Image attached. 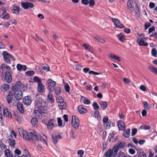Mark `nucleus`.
Listing matches in <instances>:
<instances>
[{"label":"nucleus","instance_id":"f257e3e1","mask_svg":"<svg viewBox=\"0 0 157 157\" xmlns=\"http://www.w3.org/2000/svg\"><path fill=\"white\" fill-rule=\"evenodd\" d=\"M35 102L36 107L39 111L34 109V114L35 116L41 118L42 117L41 113H46L47 111L46 108L47 104L42 99H37Z\"/></svg>","mask_w":157,"mask_h":157},{"label":"nucleus","instance_id":"f03ea898","mask_svg":"<svg viewBox=\"0 0 157 157\" xmlns=\"http://www.w3.org/2000/svg\"><path fill=\"white\" fill-rule=\"evenodd\" d=\"M20 133L22 134L24 139L28 140H38L40 137L38 133L33 130H30L28 133L25 130L20 129L19 130Z\"/></svg>","mask_w":157,"mask_h":157},{"label":"nucleus","instance_id":"7ed1b4c3","mask_svg":"<svg viewBox=\"0 0 157 157\" xmlns=\"http://www.w3.org/2000/svg\"><path fill=\"white\" fill-rule=\"evenodd\" d=\"M49 92L47 98H52L53 96L50 91H53L54 90V87L56 85L55 82L50 79H48L47 82Z\"/></svg>","mask_w":157,"mask_h":157},{"label":"nucleus","instance_id":"20e7f679","mask_svg":"<svg viewBox=\"0 0 157 157\" xmlns=\"http://www.w3.org/2000/svg\"><path fill=\"white\" fill-rule=\"evenodd\" d=\"M103 122L106 129H109L115 125V123L109 120L108 117L106 116L103 117Z\"/></svg>","mask_w":157,"mask_h":157},{"label":"nucleus","instance_id":"39448f33","mask_svg":"<svg viewBox=\"0 0 157 157\" xmlns=\"http://www.w3.org/2000/svg\"><path fill=\"white\" fill-rule=\"evenodd\" d=\"M2 55L4 61L6 63H10L11 60H12L13 61L15 60L13 57L7 51L3 52Z\"/></svg>","mask_w":157,"mask_h":157},{"label":"nucleus","instance_id":"423d86ee","mask_svg":"<svg viewBox=\"0 0 157 157\" xmlns=\"http://www.w3.org/2000/svg\"><path fill=\"white\" fill-rule=\"evenodd\" d=\"M1 76L7 82L10 83L12 81V78L10 73L8 71H6L4 74L3 73L1 75Z\"/></svg>","mask_w":157,"mask_h":157},{"label":"nucleus","instance_id":"0eeeda50","mask_svg":"<svg viewBox=\"0 0 157 157\" xmlns=\"http://www.w3.org/2000/svg\"><path fill=\"white\" fill-rule=\"evenodd\" d=\"M79 121L78 117L73 116L72 118L71 125L74 128H77L79 126Z\"/></svg>","mask_w":157,"mask_h":157},{"label":"nucleus","instance_id":"6e6552de","mask_svg":"<svg viewBox=\"0 0 157 157\" xmlns=\"http://www.w3.org/2000/svg\"><path fill=\"white\" fill-rule=\"evenodd\" d=\"M56 101L60 109H65L66 108L67 105L63 99H56Z\"/></svg>","mask_w":157,"mask_h":157},{"label":"nucleus","instance_id":"1a4fd4ad","mask_svg":"<svg viewBox=\"0 0 157 157\" xmlns=\"http://www.w3.org/2000/svg\"><path fill=\"white\" fill-rule=\"evenodd\" d=\"M24 87V85L22 84L21 82L18 81L13 86L12 90L13 91L18 90H21Z\"/></svg>","mask_w":157,"mask_h":157},{"label":"nucleus","instance_id":"9d476101","mask_svg":"<svg viewBox=\"0 0 157 157\" xmlns=\"http://www.w3.org/2000/svg\"><path fill=\"white\" fill-rule=\"evenodd\" d=\"M112 21L114 23L115 26L118 28L122 29L124 27V26L117 19L111 18Z\"/></svg>","mask_w":157,"mask_h":157},{"label":"nucleus","instance_id":"9b49d317","mask_svg":"<svg viewBox=\"0 0 157 157\" xmlns=\"http://www.w3.org/2000/svg\"><path fill=\"white\" fill-rule=\"evenodd\" d=\"M117 154V153L113 148L112 149H110L105 154V155L106 157H115Z\"/></svg>","mask_w":157,"mask_h":157},{"label":"nucleus","instance_id":"f8f14e48","mask_svg":"<svg viewBox=\"0 0 157 157\" xmlns=\"http://www.w3.org/2000/svg\"><path fill=\"white\" fill-rule=\"evenodd\" d=\"M21 5L23 8L25 9H28L29 8H33L34 6L32 3L27 2H22L21 3Z\"/></svg>","mask_w":157,"mask_h":157},{"label":"nucleus","instance_id":"ddd939ff","mask_svg":"<svg viewBox=\"0 0 157 157\" xmlns=\"http://www.w3.org/2000/svg\"><path fill=\"white\" fill-rule=\"evenodd\" d=\"M0 17L4 19H9L10 16L9 14L7 13L5 10H3L0 16Z\"/></svg>","mask_w":157,"mask_h":157},{"label":"nucleus","instance_id":"4468645a","mask_svg":"<svg viewBox=\"0 0 157 157\" xmlns=\"http://www.w3.org/2000/svg\"><path fill=\"white\" fill-rule=\"evenodd\" d=\"M14 95L15 98H23V93L21 90L14 91Z\"/></svg>","mask_w":157,"mask_h":157},{"label":"nucleus","instance_id":"2eb2a0df","mask_svg":"<svg viewBox=\"0 0 157 157\" xmlns=\"http://www.w3.org/2000/svg\"><path fill=\"white\" fill-rule=\"evenodd\" d=\"M118 126L120 130L124 131L125 129V123L122 121H118Z\"/></svg>","mask_w":157,"mask_h":157},{"label":"nucleus","instance_id":"dca6fc26","mask_svg":"<svg viewBox=\"0 0 157 157\" xmlns=\"http://www.w3.org/2000/svg\"><path fill=\"white\" fill-rule=\"evenodd\" d=\"M1 68L2 71V74L4 72H5L7 70H10L11 69L10 66L5 63L2 64L1 66Z\"/></svg>","mask_w":157,"mask_h":157},{"label":"nucleus","instance_id":"f3484780","mask_svg":"<svg viewBox=\"0 0 157 157\" xmlns=\"http://www.w3.org/2000/svg\"><path fill=\"white\" fill-rule=\"evenodd\" d=\"M3 115L6 117H12V114L11 113L8 111V109L6 107H4L3 109Z\"/></svg>","mask_w":157,"mask_h":157},{"label":"nucleus","instance_id":"a211bd4d","mask_svg":"<svg viewBox=\"0 0 157 157\" xmlns=\"http://www.w3.org/2000/svg\"><path fill=\"white\" fill-rule=\"evenodd\" d=\"M8 143L9 145L12 147L14 148L15 147V141L13 138H8Z\"/></svg>","mask_w":157,"mask_h":157},{"label":"nucleus","instance_id":"6ab92c4d","mask_svg":"<svg viewBox=\"0 0 157 157\" xmlns=\"http://www.w3.org/2000/svg\"><path fill=\"white\" fill-rule=\"evenodd\" d=\"M11 10L13 13L18 14L20 12V8L17 6H13Z\"/></svg>","mask_w":157,"mask_h":157},{"label":"nucleus","instance_id":"aec40b11","mask_svg":"<svg viewBox=\"0 0 157 157\" xmlns=\"http://www.w3.org/2000/svg\"><path fill=\"white\" fill-rule=\"evenodd\" d=\"M52 137L54 143L55 144H56L59 139L62 138L61 136L59 135H54L53 134L52 135Z\"/></svg>","mask_w":157,"mask_h":157},{"label":"nucleus","instance_id":"412c9836","mask_svg":"<svg viewBox=\"0 0 157 157\" xmlns=\"http://www.w3.org/2000/svg\"><path fill=\"white\" fill-rule=\"evenodd\" d=\"M17 70L19 71L22 70L25 71L27 68V67L25 65H22L20 64H18L17 65Z\"/></svg>","mask_w":157,"mask_h":157},{"label":"nucleus","instance_id":"4be33fe9","mask_svg":"<svg viewBox=\"0 0 157 157\" xmlns=\"http://www.w3.org/2000/svg\"><path fill=\"white\" fill-rule=\"evenodd\" d=\"M37 90L40 93H43L44 92V86L42 83L38 84Z\"/></svg>","mask_w":157,"mask_h":157},{"label":"nucleus","instance_id":"5701e85b","mask_svg":"<svg viewBox=\"0 0 157 157\" xmlns=\"http://www.w3.org/2000/svg\"><path fill=\"white\" fill-rule=\"evenodd\" d=\"M78 110L79 112L81 114H85L87 112V109L83 108L82 105L78 106Z\"/></svg>","mask_w":157,"mask_h":157},{"label":"nucleus","instance_id":"b1692460","mask_svg":"<svg viewBox=\"0 0 157 157\" xmlns=\"http://www.w3.org/2000/svg\"><path fill=\"white\" fill-rule=\"evenodd\" d=\"M137 42L138 43L140 46H147L148 45V44L147 42H144V41L140 38L137 39Z\"/></svg>","mask_w":157,"mask_h":157},{"label":"nucleus","instance_id":"393cba45","mask_svg":"<svg viewBox=\"0 0 157 157\" xmlns=\"http://www.w3.org/2000/svg\"><path fill=\"white\" fill-rule=\"evenodd\" d=\"M54 120L53 119L50 120L48 121L47 124V127L49 130H51L54 128Z\"/></svg>","mask_w":157,"mask_h":157},{"label":"nucleus","instance_id":"a878e982","mask_svg":"<svg viewBox=\"0 0 157 157\" xmlns=\"http://www.w3.org/2000/svg\"><path fill=\"white\" fill-rule=\"evenodd\" d=\"M17 107L18 110L21 113H24L23 106L21 103L19 102L17 103Z\"/></svg>","mask_w":157,"mask_h":157},{"label":"nucleus","instance_id":"bb28decb","mask_svg":"<svg viewBox=\"0 0 157 157\" xmlns=\"http://www.w3.org/2000/svg\"><path fill=\"white\" fill-rule=\"evenodd\" d=\"M31 122L33 126L34 127H36L37 126L38 121L36 118L35 117H33L32 119Z\"/></svg>","mask_w":157,"mask_h":157},{"label":"nucleus","instance_id":"cd10ccee","mask_svg":"<svg viewBox=\"0 0 157 157\" xmlns=\"http://www.w3.org/2000/svg\"><path fill=\"white\" fill-rule=\"evenodd\" d=\"M5 157H13L12 153L9 149H7L5 151Z\"/></svg>","mask_w":157,"mask_h":157},{"label":"nucleus","instance_id":"c85d7f7f","mask_svg":"<svg viewBox=\"0 0 157 157\" xmlns=\"http://www.w3.org/2000/svg\"><path fill=\"white\" fill-rule=\"evenodd\" d=\"M149 69L152 72L155 73L157 75V68L152 65L148 67Z\"/></svg>","mask_w":157,"mask_h":157},{"label":"nucleus","instance_id":"c756f323","mask_svg":"<svg viewBox=\"0 0 157 157\" xmlns=\"http://www.w3.org/2000/svg\"><path fill=\"white\" fill-rule=\"evenodd\" d=\"M10 88V86L8 84H4L2 85L0 88L1 90L5 92L7 90Z\"/></svg>","mask_w":157,"mask_h":157},{"label":"nucleus","instance_id":"7c9ffc66","mask_svg":"<svg viewBox=\"0 0 157 157\" xmlns=\"http://www.w3.org/2000/svg\"><path fill=\"white\" fill-rule=\"evenodd\" d=\"M127 6L128 8L131 11H132L131 9L134 8V6L131 0H128L127 3Z\"/></svg>","mask_w":157,"mask_h":157},{"label":"nucleus","instance_id":"2f4dec72","mask_svg":"<svg viewBox=\"0 0 157 157\" xmlns=\"http://www.w3.org/2000/svg\"><path fill=\"white\" fill-rule=\"evenodd\" d=\"M109 56L112 59L117 60L119 62L121 61V60L120 59L119 57L113 54L110 53L109 55Z\"/></svg>","mask_w":157,"mask_h":157},{"label":"nucleus","instance_id":"473e14b6","mask_svg":"<svg viewBox=\"0 0 157 157\" xmlns=\"http://www.w3.org/2000/svg\"><path fill=\"white\" fill-rule=\"evenodd\" d=\"M33 101L32 99H23V102L24 104L26 105H29L31 104Z\"/></svg>","mask_w":157,"mask_h":157},{"label":"nucleus","instance_id":"72a5a7b5","mask_svg":"<svg viewBox=\"0 0 157 157\" xmlns=\"http://www.w3.org/2000/svg\"><path fill=\"white\" fill-rule=\"evenodd\" d=\"M42 68L45 71H48L50 70V68L49 66L47 64H43L40 65Z\"/></svg>","mask_w":157,"mask_h":157},{"label":"nucleus","instance_id":"f704fd0d","mask_svg":"<svg viewBox=\"0 0 157 157\" xmlns=\"http://www.w3.org/2000/svg\"><path fill=\"white\" fill-rule=\"evenodd\" d=\"M117 37L119 40L122 42H124L125 40L124 36L122 34H119L117 35Z\"/></svg>","mask_w":157,"mask_h":157},{"label":"nucleus","instance_id":"c9c22d12","mask_svg":"<svg viewBox=\"0 0 157 157\" xmlns=\"http://www.w3.org/2000/svg\"><path fill=\"white\" fill-rule=\"evenodd\" d=\"M100 108L102 109H104L107 106V104L105 101H101L100 103Z\"/></svg>","mask_w":157,"mask_h":157},{"label":"nucleus","instance_id":"e433bc0d","mask_svg":"<svg viewBox=\"0 0 157 157\" xmlns=\"http://www.w3.org/2000/svg\"><path fill=\"white\" fill-rule=\"evenodd\" d=\"M39 136L40 137L39 138V139L38 140H40L44 143L46 144L47 138L46 136L43 135L42 137H40L39 135Z\"/></svg>","mask_w":157,"mask_h":157},{"label":"nucleus","instance_id":"4c0bfd02","mask_svg":"<svg viewBox=\"0 0 157 157\" xmlns=\"http://www.w3.org/2000/svg\"><path fill=\"white\" fill-rule=\"evenodd\" d=\"M35 69L40 74L43 75L44 73V71L38 66H36Z\"/></svg>","mask_w":157,"mask_h":157},{"label":"nucleus","instance_id":"58836bf2","mask_svg":"<svg viewBox=\"0 0 157 157\" xmlns=\"http://www.w3.org/2000/svg\"><path fill=\"white\" fill-rule=\"evenodd\" d=\"M80 101L85 105H89L90 103V101L88 99H81Z\"/></svg>","mask_w":157,"mask_h":157},{"label":"nucleus","instance_id":"ea45409f","mask_svg":"<svg viewBox=\"0 0 157 157\" xmlns=\"http://www.w3.org/2000/svg\"><path fill=\"white\" fill-rule=\"evenodd\" d=\"M13 136L16 138L17 137V134L13 130H10V134L8 136V138H13Z\"/></svg>","mask_w":157,"mask_h":157},{"label":"nucleus","instance_id":"a19ab883","mask_svg":"<svg viewBox=\"0 0 157 157\" xmlns=\"http://www.w3.org/2000/svg\"><path fill=\"white\" fill-rule=\"evenodd\" d=\"M83 46H84L85 49L86 50L89 51L90 52H91L92 50V48H91V47L88 44H85L83 45Z\"/></svg>","mask_w":157,"mask_h":157},{"label":"nucleus","instance_id":"79ce46f5","mask_svg":"<svg viewBox=\"0 0 157 157\" xmlns=\"http://www.w3.org/2000/svg\"><path fill=\"white\" fill-rule=\"evenodd\" d=\"M130 129H128L124 133V136L126 138H128L130 136Z\"/></svg>","mask_w":157,"mask_h":157},{"label":"nucleus","instance_id":"37998d69","mask_svg":"<svg viewBox=\"0 0 157 157\" xmlns=\"http://www.w3.org/2000/svg\"><path fill=\"white\" fill-rule=\"evenodd\" d=\"M151 128L150 125H141L140 127V129H144L145 130H149Z\"/></svg>","mask_w":157,"mask_h":157},{"label":"nucleus","instance_id":"c03bdc74","mask_svg":"<svg viewBox=\"0 0 157 157\" xmlns=\"http://www.w3.org/2000/svg\"><path fill=\"white\" fill-rule=\"evenodd\" d=\"M33 81L34 82L38 83H41V78L36 76L34 77L33 79Z\"/></svg>","mask_w":157,"mask_h":157},{"label":"nucleus","instance_id":"a18cd8bd","mask_svg":"<svg viewBox=\"0 0 157 157\" xmlns=\"http://www.w3.org/2000/svg\"><path fill=\"white\" fill-rule=\"evenodd\" d=\"M151 55L155 57L157 56V51L155 48H153L151 49Z\"/></svg>","mask_w":157,"mask_h":157},{"label":"nucleus","instance_id":"49530a36","mask_svg":"<svg viewBox=\"0 0 157 157\" xmlns=\"http://www.w3.org/2000/svg\"><path fill=\"white\" fill-rule=\"evenodd\" d=\"M61 89L59 87H56L55 92L56 94L57 95H59L61 93Z\"/></svg>","mask_w":157,"mask_h":157},{"label":"nucleus","instance_id":"de8ad7c7","mask_svg":"<svg viewBox=\"0 0 157 157\" xmlns=\"http://www.w3.org/2000/svg\"><path fill=\"white\" fill-rule=\"evenodd\" d=\"M13 93L12 91H9L7 95V98H13Z\"/></svg>","mask_w":157,"mask_h":157},{"label":"nucleus","instance_id":"09e8293b","mask_svg":"<svg viewBox=\"0 0 157 157\" xmlns=\"http://www.w3.org/2000/svg\"><path fill=\"white\" fill-rule=\"evenodd\" d=\"M127 155L124 153L120 152L118 154L117 157H127Z\"/></svg>","mask_w":157,"mask_h":157},{"label":"nucleus","instance_id":"8fccbe9b","mask_svg":"<svg viewBox=\"0 0 157 157\" xmlns=\"http://www.w3.org/2000/svg\"><path fill=\"white\" fill-rule=\"evenodd\" d=\"M0 147L2 150L6 149L7 148V146L4 144L2 142H0Z\"/></svg>","mask_w":157,"mask_h":157},{"label":"nucleus","instance_id":"3c124183","mask_svg":"<svg viewBox=\"0 0 157 157\" xmlns=\"http://www.w3.org/2000/svg\"><path fill=\"white\" fill-rule=\"evenodd\" d=\"M113 149L116 151V152L117 153L119 149L121 148L120 146L118 144L117 145H115L114 147L113 148Z\"/></svg>","mask_w":157,"mask_h":157},{"label":"nucleus","instance_id":"603ef678","mask_svg":"<svg viewBox=\"0 0 157 157\" xmlns=\"http://www.w3.org/2000/svg\"><path fill=\"white\" fill-rule=\"evenodd\" d=\"M143 104L144 105V107L147 109H148L150 108L148 105L147 102L146 101H144L143 102Z\"/></svg>","mask_w":157,"mask_h":157},{"label":"nucleus","instance_id":"864d4df0","mask_svg":"<svg viewBox=\"0 0 157 157\" xmlns=\"http://www.w3.org/2000/svg\"><path fill=\"white\" fill-rule=\"evenodd\" d=\"M92 116L97 119L98 118V111L96 110L94 113L93 114Z\"/></svg>","mask_w":157,"mask_h":157},{"label":"nucleus","instance_id":"5fc2aeb1","mask_svg":"<svg viewBox=\"0 0 157 157\" xmlns=\"http://www.w3.org/2000/svg\"><path fill=\"white\" fill-rule=\"evenodd\" d=\"M78 154L79 155L80 157H82L84 153V151L82 150H79L78 151Z\"/></svg>","mask_w":157,"mask_h":157},{"label":"nucleus","instance_id":"6e6d98bb","mask_svg":"<svg viewBox=\"0 0 157 157\" xmlns=\"http://www.w3.org/2000/svg\"><path fill=\"white\" fill-rule=\"evenodd\" d=\"M140 89L143 91H147V89L146 87L144 85H141L140 87Z\"/></svg>","mask_w":157,"mask_h":157},{"label":"nucleus","instance_id":"4d7b16f0","mask_svg":"<svg viewBox=\"0 0 157 157\" xmlns=\"http://www.w3.org/2000/svg\"><path fill=\"white\" fill-rule=\"evenodd\" d=\"M34 74V72L33 71H28L26 72V75L29 76L33 75Z\"/></svg>","mask_w":157,"mask_h":157},{"label":"nucleus","instance_id":"13d9d810","mask_svg":"<svg viewBox=\"0 0 157 157\" xmlns=\"http://www.w3.org/2000/svg\"><path fill=\"white\" fill-rule=\"evenodd\" d=\"M64 88L66 92H69L70 88L68 84H67L65 85Z\"/></svg>","mask_w":157,"mask_h":157},{"label":"nucleus","instance_id":"bf43d9fd","mask_svg":"<svg viewBox=\"0 0 157 157\" xmlns=\"http://www.w3.org/2000/svg\"><path fill=\"white\" fill-rule=\"evenodd\" d=\"M138 157H147V156L146 154L144 153L140 152L139 153Z\"/></svg>","mask_w":157,"mask_h":157},{"label":"nucleus","instance_id":"052dcab7","mask_svg":"<svg viewBox=\"0 0 157 157\" xmlns=\"http://www.w3.org/2000/svg\"><path fill=\"white\" fill-rule=\"evenodd\" d=\"M57 121L58 126H61L62 125V120H61V118L58 117L57 118Z\"/></svg>","mask_w":157,"mask_h":157},{"label":"nucleus","instance_id":"680f3d73","mask_svg":"<svg viewBox=\"0 0 157 157\" xmlns=\"http://www.w3.org/2000/svg\"><path fill=\"white\" fill-rule=\"evenodd\" d=\"M124 82L126 84H129L131 82V80L128 78H124L123 79Z\"/></svg>","mask_w":157,"mask_h":157},{"label":"nucleus","instance_id":"e2e57ef3","mask_svg":"<svg viewBox=\"0 0 157 157\" xmlns=\"http://www.w3.org/2000/svg\"><path fill=\"white\" fill-rule=\"evenodd\" d=\"M93 106L94 110H96L98 108V106L97 103L96 102H94L93 104Z\"/></svg>","mask_w":157,"mask_h":157},{"label":"nucleus","instance_id":"0e129e2a","mask_svg":"<svg viewBox=\"0 0 157 157\" xmlns=\"http://www.w3.org/2000/svg\"><path fill=\"white\" fill-rule=\"evenodd\" d=\"M137 132V129L136 128L133 129L132 131V136L135 135Z\"/></svg>","mask_w":157,"mask_h":157},{"label":"nucleus","instance_id":"69168bd1","mask_svg":"<svg viewBox=\"0 0 157 157\" xmlns=\"http://www.w3.org/2000/svg\"><path fill=\"white\" fill-rule=\"evenodd\" d=\"M71 136L73 139H75L77 137V135L74 134V132L71 130Z\"/></svg>","mask_w":157,"mask_h":157},{"label":"nucleus","instance_id":"338daca9","mask_svg":"<svg viewBox=\"0 0 157 157\" xmlns=\"http://www.w3.org/2000/svg\"><path fill=\"white\" fill-rule=\"evenodd\" d=\"M151 26V24L149 22H146L144 25L145 29L146 30L147 28Z\"/></svg>","mask_w":157,"mask_h":157},{"label":"nucleus","instance_id":"774afa93","mask_svg":"<svg viewBox=\"0 0 157 157\" xmlns=\"http://www.w3.org/2000/svg\"><path fill=\"white\" fill-rule=\"evenodd\" d=\"M14 154L16 155H20L21 153V151L18 149H16L14 151Z\"/></svg>","mask_w":157,"mask_h":157}]
</instances>
